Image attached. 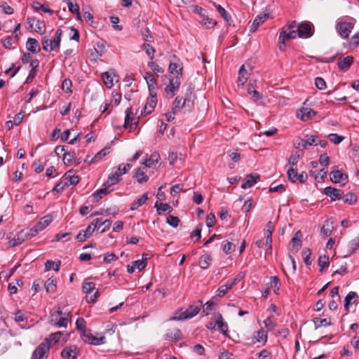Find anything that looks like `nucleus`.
Masks as SVG:
<instances>
[{
  "mask_svg": "<svg viewBox=\"0 0 359 359\" xmlns=\"http://www.w3.org/2000/svg\"><path fill=\"white\" fill-rule=\"evenodd\" d=\"M313 32L314 27L310 22H302L298 26L293 22L287 27H284L280 33V49L283 50V45H285L286 39H295L297 36L301 38H309L313 34Z\"/></svg>",
  "mask_w": 359,
  "mask_h": 359,
  "instance_id": "f257e3e1",
  "label": "nucleus"
},
{
  "mask_svg": "<svg viewBox=\"0 0 359 359\" xmlns=\"http://www.w3.org/2000/svg\"><path fill=\"white\" fill-rule=\"evenodd\" d=\"M62 31L61 29H57L55 32V36L53 40H49L46 36L42 39L43 49L45 51L50 52L55 50L58 52L60 50V44L61 42V36Z\"/></svg>",
  "mask_w": 359,
  "mask_h": 359,
  "instance_id": "f03ea898",
  "label": "nucleus"
},
{
  "mask_svg": "<svg viewBox=\"0 0 359 359\" xmlns=\"http://www.w3.org/2000/svg\"><path fill=\"white\" fill-rule=\"evenodd\" d=\"M68 318L65 315L62 309L58 307L55 311H52L50 316V323L57 327H67L68 325Z\"/></svg>",
  "mask_w": 359,
  "mask_h": 359,
  "instance_id": "7ed1b4c3",
  "label": "nucleus"
},
{
  "mask_svg": "<svg viewBox=\"0 0 359 359\" xmlns=\"http://www.w3.org/2000/svg\"><path fill=\"white\" fill-rule=\"evenodd\" d=\"M201 305L202 302L198 301L196 304L189 306L186 311L180 312L177 316H174L172 319L182 320L191 318L199 313Z\"/></svg>",
  "mask_w": 359,
  "mask_h": 359,
  "instance_id": "20e7f679",
  "label": "nucleus"
},
{
  "mask_svg": "<svg viewBox=\"0 0 359 359\" xmlns=\"http://www.w3.org/2000/svg\"><path fill=\"white\" fill-rule=\"evenodd\" d=\"M50 340L45 339L34 351L31 359H43L48 356L50 351Z\"/></svg>",
  "mask_w": 359,
  "mask_h": 359,
  "instance_id": "39448f33",
  "label": "nucleus"
},
{
  "mask_svg": "<svg viewBox=\"0 0 359 359\" xmlns=\"http://www.w3.org/2000/svg\"><path fill=\"white\" fill-rule=\"evenodd\" d=\"M82 290L84 293L87 294H90V292L95 291V293L93 295L86 297L87 302L90 303H95L97 302L100 294L98 290L95 288V284L92 282H84L83 283Z\"/></svg>",
  "mask_w": 359,
  "mask_h": 359,
  "instance_id": "423d86ee",
  "label": "nucleus"
},
{
  "mask_svg": "<svg viewBox=\"0 0 359 359\" xmlns=\"http://www.w3.org/2000/svg\"><path fill=\"white\" fill-rule=\"evenodd\" d=\"M271 11L270 8L266 7L262 14L258 15L254 20L252 26L250 27V32H254L256 31L257 27L264 23L268 18H269Z\"/></svg>",
  "mask_w": 359,
  "mask_h": 359,
  "instance_id": "0eeeda50",
  "label": "nucleus"
},
{
  "mask_svg": "<svg viewBox=\"0 0 359 359\" xmlns=\"http://www.w3.org/2000/svg\"><path fill=\"white\" fill-rule=\"evenodd\" d=\"M354 24L349 22H339L337 24V31L344 39H347L353 29Z\"/></svg>",
  "mask_w": 359,
  "mask_h": 359,
  "instance_id": "6e6552de",
  "label": "nucleus"
},
{
  "mask_svg": "<svg viewBox=\"0 0 359 359\" xmlns=\"http://www.w3.org/2000/svg\"><path fill=\"white\" fill-rule=\"evenodd\" d=\"M192 101L190 98H184L182 97L177 96L173 101L172 109L173 113H176L185 106H187L189 109H190Z\"/></svg>",
  "mask_w": 359,
  "mask_h": 359,
  "instance_id": "1a4fd4ad",
  "label": "nucleus"
},
{
  "mask_svg": "<svg viewBox=\"0 0 359 359\" xmlns=\"http://www.w3.org/2000/svg\"><path fill=\"white\" fill-rule=\"evenodd\" d=\"M81 336L83 340L86 343H88L93 345H101L105 343V337L102 336L100 337H97L93 336L90 331H88L86 333L81 334Z\"/></svg>",
  "mask_w": 359,
  "mask_h": 359,
  "instance_id": "9d476101",
  "label": "nucleus"
},
{
  "mask_svg": "<svg viewBox=\"0 0 359 359\" xmlns=\"http://www.w3.org/2000/svg\"><path fill=\"white\" fill-rule=\"evenodd\" d=\"M180 81L178 78H170L169 83L166 86L165 91L170 95V97H172L180 88Z\"/></svg>",
  "mask_w": 359,
  "mask_h": 359,
  "instance_id": "9b49d317",
  "label": "nucleus"
},
{
  "mask_svg": "<svg viewBox=\"0 0 359 359\" xmlns=\"http://www.w3.org/2000/svg\"><path fill=\"white\" fill-rule=\"evenodd\" d=\"M323 193L326 196H329L332 201L341 199L344 194V191L342 190L332 187H327L325 188Z\"/></svg>",
  "mask_w": 359,
  "mask_h": 359,
  "instance_id": "f8f14e48",
  "label": "nucleus"
},
{
  "mask_svg": "<svg viewBox=\"0 0 359 359\" xmlns=\"http://www.w3.org/2000/svg\"><path fill=\"white\" fill-rule=\"evenodd\" d=\"M259 178L260 175L257 173H252L247 175L243 182L241 188L243 189H246L252 187L254 184H255L257 182Z\"/></svg>",
  "mask_w": 359,
  "mask_h": 359,
  "instance_id": "ddd939ff",
  "label": "nucleus"
},
{
  "mask_svg": "<svg viewBox=\"0 0 359 359\" xmlns=\"http://www.w3.org/2000/svg\"><path fill=\"white\" fill-rule=\"evenodd\" d=\"M353 62L352 56H346V57H339L338 58L337 65L339 69L342 72H346L349 69Z\"/></svg>",
  "mask_w": 359,
  "mask_h": 359,
  "instance_id": "4468645a",
  "label": "nucleus"
},
{
  "mask_svg": "<svg viewBox=\"0 0 359 359\" xmlns=\"http://www.w3.org/2000/svg\"><path fill=\"white\" fill-rule=\"evenodd\" d=\"M305 139H301L297 144L298 148L307 149L309 146L317 145L318 137L316 135H306Z\"/></svg>",
  "mask_w": 359,
  "mask_h": 359,
  "instance_id": "2eb2a0df",
  "label": "nucleus"
},
{
  "mask_svg": "<svg viewBox=\"0 0 359 359\" xmlns=\"http://www.w3.org/2000/svg\"><path fill=\"white\" fill-rule=\"evenodd\" d=\"M77 355L78 348L76 346L65 347L61 353L63 359H75Z\"/></svg>",
  "mask_w": 359,
  "mask_h": 359,
  "instance_id": "dca6fc26",
  "label": "nucleus"
},
{
  "mask_svg": "<svg viewBox=\"0 0 359 359\" xmlns=\"http://www.w3.org/2000/svg\"><path fill=\"white\" fill-rule=\"evenodd\" d=\"M316 112L309 107H303L297 112V116L303 121H306L313 116Z\"/></svg>",
  "mask_w": 359,
  "mask_h": 359,
  "instance_id": "f3484780",
  "label": "nucleus"
},
{
  "mask_svg": "<svg viewBox=\"0 0 359 359\" xmlns=\"http://www.w3.org/2000/svg\"><path fill=\"white\" fill-rule=\"evenodd\" d=\"M64 180L67 183V185H76L80 180V178L78 175H74V171L72 170H68L63 175Z\"/></svg>",
  "mask_w": 359,
  "mask_h": 359,
  "instance_id": "a211bd4d",
  "label": "nucleus"
},
{
  "mask_svg": "<svg viewBox=\"0 0 359 359\" xmlns=\"http://www.w3.org/2000/svg\"><path fill=\"white\" fill-rule=\"evenodd\" d=\"M330 180L333 183H339L341 181H344L348 180V175L346 174L342 173L341 170L337 169L333 170L330 174Z\"/></svg>",
  "mask_w": 359,
  "mask_h": 359,
  "instance_id": "6ab92c4d",
  "label": "nucleus"
},
{
  "mask_svg": "<svg viewBox=\"0 0 359 359\" xmlns=\"http://www.w3.org/2000/svg\"><path fill=\"white\" fill-rule=\"evenodd\" d=\"M27 240V236L25 234V230L20 231L16 236H15L13 239L9 241V245L11 247H15L20 245L24 241Z\"/></svg>",
  "mask_w": 359,
  "mask_h": 359,
  "instance_id": "aec40b11",
  "label": "nucleus"
},
{
  "mask_svg": "<svg viewBox=\"0 0 359 359\" xmlns=\"http://www.w3.org/2000/svg\"><path fill=\"white\" fill-rule=\"evenodd\" d=\"M27 49L32 53H37L41 50L38 41L33 38H29L27 41Z\"/></svg>",
  "mask_w": 359,
  "mask_h": 359,
  "instance_id": "412c9836",
  "label": "nucleus"
},
{
  "mask_svg": "<svg viewBox=\"0 0 359 359\" xmlns=\"http://www.w3.org/2000/svg\"><path fill=\"white\" fill-rule=\"evenodd\" d=\"M216 323L218 326L219 331L223 334L227 336L228 325L224 321L223 317L220 313L216 315Z\"/></svg>",
  "mask_w": 359,
  "mask_h": 359,
  "instance_id": "4be33fe9",
  "label": "nucleus"
},
{
  "mask_svg": "<svg viewBox=\"0 0 359 359\" xmlns=\"http://www.w3.org/2000/svg\"><path fill=\"white\" fill-rule=\"evenodd\" d=\"M133 119V111L132 107H129L126 110V117H125V122H124V127L127 128L130 126L131 128H135L137 123L135 122L133 124L132 123V121Z\"/></svg>",
  "mask_w": 359,
  "mask_h": 359,
  "instance_id": "5701e85b",
  "label": "nucleus"
},
{
  "mask_svg": "<svg viewBox=\"0 0 359 359\" xmlns=\"http://www.w3.org/2000/svg\"><path fill=\"white\" fill-rule=\"evenodd\" d=\"M165 339L172 341H178L182 339V332L180 329L169 330L165 334Z\"/></svg>",
  "mask_w": 359,
  "mask_h": 359,
  "instance_id": "b1692460",
  "label": "nucleus"
},
{
  "mask_svg": "<svg viewBox=\"0 0 359 359\" xmlns=\"http://www.w3.org/2000/svg\"><path fill=\"white\" fill-rule=\"evenodd\" d=\"M358 295L355 292H349L344 299V309L348 311L349 306L355 302Z\"/></svg>",
  "mask_w": 359,
  "mask_h": 359,
  "instance_id": "393cba45",
  "label": "nucleus"
},
{
  "mask_svg": "<svg viewBox=\"0 0 359 359\" xmlns=\"http://www.w3.org/2000/svg\"><path fill=\"white\" fill-rule=\"evenodd\" d=\"M250 73L245 69V65H243L238 72V84L244 86L248 79Z\"/></svg>",
  "mask_w": 359,
  "mask_h": 359,
  "instance_id": "a878e982",
  "label": "nucleus"
},
{
  "mask_svg": "<svg viewBox=\"0 0 359 359\" xmlns=\"http://www.w3.org/2000/svg\"><path fill=\"white\" fill-rule=\"evenodd\" d=\"M121 180V175L116 171L114 173L109 175L107 180L104 183L105 187H111L116 184Z\"/></svg>",
  "mask_w": 359,
  "mask_h": 359,
  "instance_id": "bb28decb",
  "label": "nucleus"
},
{
  "mask_svg": "<svg viewBox=\"0 0 359 359\" xmlns=\"http://www.w3.org/2000/svg\"><path fill=\"white\" fill-rule=\"evenodd\" d=\"M157 104V98L153 96V97H149L147 103L144 107V113L145 114H151Z\"/></svg>",
  "mask_w": 359,
  "mask_h": 359,
  "instance_id": "cd10ccee",
  "label": "nucleus"
},
{
  "mask_svg": "<svg viewBox=\"0 0 359 359\" xmlns=\"http://www.w3.org/2000/svg\"><path fill=\"white\" fill-rule=\"evenodd\" d=\"M53 222V217L50 215H47L42 218L36 223V227L40 231L43 230L46 226H48Z\"/></svg>",
  "mask_w": 359,
  "mask_h": 359,
  "instance_id": "c85d7f7f",
  "label": "nucleus"
},
{
  "mask_svg": "<svg viewBox=\"0 0 359 359\" xmlns=\"http://www.w3.org/2000/svg\"><path fill=\"white\" fill-rule=\"evenodd\" d=\"M133 177H135L137 180V182L140 184L146 183L149 180V177L140 168L135 169V173Z\"/></svg>",
  "mask_w": 359,
  "mask_h": 359,
  "instance_id": "c756f323",
  "label": "nucleus"
},
{
  "mask_svg": "<svg viewBox=\"0 0 359 359\" xmlns=\"http://www.w3.org/2000/svg\"><path fill=\"white\" fill-rule=\"evenodd\" d=\"M93 233V231L91 230L90 226H88L86 230L81 231L77 234L76 239L79 242L83 243L89 238L92 236Z\"/></svg>",
  "mask_w": 359,
  "mask_h": 359,
  "instance_id": "7c9ffc66",
  "label": "nucleus"
},
{
  "mask_svg": "<svg viewBox=\"0 0 359 359\" xmlns=\"http://www.w3.org/2000/svg\"><path fill=\"white\" fill-rule=\"evenodd\" d=\"M116 76L114 72H105L102 74V78L104 83L109 88H111L114 86L113 76Z\"/></svg>",
  "mask_w": 359,
  "mask_h": 359,
  "instance_id": "2f4dec72",
  "label": "nucleus"
},
{
  "mask_svg": "<svg viewBox=\"0 0 359 359\" xmlns=\"http://www.w3.org/2000/svg\"><path fill=\"white\" fill-rule=\"evenodd\" d=\"M109 187L104 186L103 188H101V189L97 190L93 194L94 200L95 201H98L99 200L102 198L104 196H106V195L109 194V193H111L113 191V189H109Z\"/></svg>",
  "mask_w": 359,
  "mask_h": 359,
  "instance_id": "473e14b6",
  "label": "nucleus"
},
{
  "mask_svg": "<svg viewBox=\"0 0 359 359\" xmlns=\"http://www.w3.org/2000/svg\"><path fill=\"white\" fill-rule=\"evenodd\" d=\"M254 339L257 342L262 343L263 345L265 344L267 341V332L261 329L255 333Z\"/></svg>",
  "mask_w": 359,
  "mask_h": 359,
  "instance_id": "72a5a7b5",
  "label": "nucleus"
},
{
  "mask_svg": "<svg viewBox=\"0 0 359 359\" xmlns=\"http://www.w3.org/2000/svg\"><path fill=\"white\" fill-rule=\"evenodd\" d=\"M302 233L300 231H298L295 233L294 236L292 238L291 243L292 244V248L297 252L298 251L302 246Z\"/></svg>",
  "mask_w": 359,
  "mask_h": 359,
  "instance_id": "f704fd0d",
  "label": "nucleus"
},
{
  "mask_svg": "<svg viewBox=\"0 0 359 359\" xmlns=\"http://www.w3.org/2000/svg\"><path fill=\"white\" fill-rule=\"evenodd\" d=\"M160 159V156L157 153H153L150 157L146 159L142 163L147 168H151L154 163H157Z\"/></svg>",
  "mask_w": 359,
  "mask_h": 359,
  "instance_id": "c9c22d12",
  "label": "nucleus"
},
{
  "mask_svg": "<svg viewBox=\"0 0 359 359\" xmlns=\"http://www.w3.org/2000/svg\"><path fill=\"white\" fill-rule=\"evenodd\" d=\"M212 261V257L209 255H204L201 256L199 258V266L203 269H206L208 268L210 262Z\"/></svg>",
  "mask_w": 359,
  "mask_h": 359,
  "instance_id": "e433bc0d",
  "label": "nucleus"
},
{
  "mask_svg": "<svg viewBox=\"0 0 359 359\" xmlns=\"http://www.w3.org/2000/svg\"><path fill=\"white\" fill-rule=\"evenodd\" d=\"M44 285L47 292L53 293L55 292L57 288L56 280L53 279L52 278H48Z\"/></svg>",
  "mask_w": 359,
  "mask_h": 359,
  "instance_id": "4c0bfd02",
  "label": "nucleus"
},
{
  "mask_svg": "<svg viewBox=\"0 0 359 359\" xmlns=\"http://www.w3.org/2000/svg\"><path fill=\"white\" fill-rule=\"evenodd\" d=\"M341 198L344 200L345 203L349 205H353L356 203L358 199L356 195L353 192H348L345 195L343 194Z\"/></svg>",
  "mask_w": 359,
  "mask_h": 359,
  "instance_id": "58836bf2",
  "label": "nucleus"
},
{
  "mask_svg": "<svg viewBox=\"0 0 359 359\" xmlns=\"http://www.w3.org/2000/svg\"><path fill=\"white\" fill-rule=\"evenodd\" d=\"M155 207L157 209L158 215H161L163 212L168 211L170 212L172 210V208L168 203L156 202L155 203Z\"/></svg>",
  "mask_w": 359,
  "mask_h": 359,
  "instance_id": "ea45409f",
  "label": "nucleus"
},
{
  "mask_svg": "<svg viewBox=\"0 0 359 359\" xmlns=\"http://www.w3.org/2000/svg\"><path fill=\"white\" fill-rule=\"evenodd\" d=\"M177 67L178 66L176 63L170 62L168 67V71L170 74H176V78L180 79V77L182 76L183 68L180 67L177 70Z\"/></svg>",
  "mask_w": 359,
  "mask_h": 359,
  "instance_id": "a19ab883",
  "label": "nucleus"
},
{
  "mask_svg": "<svg viewBox=\"0 0 359 359\" xmlns=\"http://www.w3.org/2000/svg\"><path fill=\"white\" fill-rule=\"evenodd\" d=\"M148 200L147 194H143L141 197L137 198L132 203L131 210H136L143 204H144Z\"/></svg>",
  "mask_w": 359,
  "mask_h": 359,
  "instance_id": "79ce46f5",
  "label": "nucleus"
},
{
  "mask_svg": "<svg viewBox=\"0 0 359 359\" xmlns=\"http://www.w3.org/2000/svg\"><path fill=\"white\" fill-rule=\"evenodd\" d=\"M67 6L69 11L72 13H75L78 19L81 18V13L79 11V6L77 4H74L72 0H67Z\"/></svg>",
  "mask_w": 359,
  "mask_h": 359,
  "instance_id": "37998d69",
  "label": "nucleus"
},
{
  "mask_svg": "<svg viewBox=\"0 0 359 359\" xmlns=\"http://www.w3.org/2000/svg\"><path fill=\"white\" fill-rule=\"evenodd\" d=\"M313 322L316 329L320 327L322 325L330 326L332 325L331 321H327L326 318H314Z\"/></svg>",
  "mask_w": 359,
  "mask_h": 359,
  "instance_id": "c03bdc74",
  "label": "nucleus"
},
{
  "mask_svg": "<svg viewBox=\"0 0 359 359\" xmlns=\"http://www.w3.org/2000/svg\"><path fill=\"white\" fill-rule=\"evenodd\" d=\"M142 48L145 51L146 54L149 57L151 60L154 58L155 49L149 43H144L142 45Z\"/></svg>",
  "mask_w": 359,
  "mask_h": 359,
  "instance_id": "a18cd8bd",
  "label": "nucleus"
},
{
  "mask_svg": "<svg viewBox=\"0 0 359 359\" xmlns=\"http://www.w3.org/2000/svg\"><path fill=\"white\" fill-rule=\"evenodd\" d=\"M215 7L221 16L230 25L231 17L229 13L220 5H215Z\"/></svg>",
  "mask_w": 359,
  "mask_h": 359,
  "instance_id": "49530a36",
  "label": "nucleus"
},
{
  "mask_svg": "<svg viewBox=\"0 0 359 359\" xmlns=\"http://www.w3.org/2000/svg\"><path fill=\"white\" fill-rule=\"evenodd\" d=\"M318 264L320 267V271H323L325 268L329 266V257L325 255L320 256Z\"/></svg>",
  "mask_w": 359,
  "mask_h": 359,
  "instance_id": "de8ad7c7",
  "label": "nucleus"
},
{
  "mask_svg": "<svg viewBox=\"0 0 359 359\" xmlns=\"http://www.w3.org/2000/svg\"><path fill=\"white\" fill-rule=\"evenodd\" d=\"M248 93L250 95H252V98L254 101L259 100L262 98V96L260 95L259 93L254 89L253 83L250 82L248 86Z\"/></svg>",
  "mask_w": 359,
  "mask_h": 359,
  "instance_id": "09e8293b",
  "label": "nucleus"
},
{
  "mask_svg": "<svg viewBox=\"0 0 359 359\" xmlns=\"http://www.w3.org/2000/svg\"><path fill=\"white\" fill-rule=\"evenodd\" d=\"M75 160H76V156L74 151H69L66 154H63V161L65 164H69Z\"/></svg>",
  "mask_w": 359,
  "mask_h": 359,
  "instance_id": "8fccbe9b",
  "label": "nucleus"
},
{
  "mask_svg": "<svg viewBox=\"0 0 359 359\" xmlns=\"http://www.w3.org/2000/svg\"><path fill=\"white\" fill-rule=\"evenodd\" d=\"M60 262H54L51 260H48L45 263V269L46 271H50V269H53L55 271H58L60 269Z\"/></svg>",
  "mask_w": 359,
  "mask_h": 359,
  "instance_id": "3c124183",
  "label": "nucleus"
},
{
  "mask_svg": "<svg viewBox=\"0 0 359 359\" xmlns=\"http://www.w3.org/2000/svg\"><path fill=\"white\" fill-rule=\"evenodd\" d=\"M109 149L104 148L101 151H100L93 158L90 159V163H95L97 161L101 160L103 157H104L107 154L109 153Z\"/></svg>",
  "mask_w": 359,
  "mask_h": 359,
  "instance_id": "603ef678",
  "label": "nucleus"
},
{
  "mask_svg": "<svg viewBox=\"0 0 359 359\" xmlns=\"http://www.w3.org/2000/svg\"><path fill=\"white\" fill-rule=\"evenodd\" d=\"M86 320L82 318H79L76 322V329L81 331V334L86 333L88 331L86 329Z\"/></svg>",
  "mask_w": 359,
  "mask_h": 359,
  "instance_id": "864d4df0",
  "label": "nucleus"
},
{
  "mask_svg": "<svg viewBox=\"0 0 359 359\" xmlns=\"http://www.w3.org/2000/svg\"><path fill=\"white\" fill-rule=\"evenodd\" d=\"M72 81L69 79H65L63 80V81L62 83L61 88L64 92H65L67 93H71L72 92Z\"/></svg>",
  "mask_w": 359,
  "mask_h": 359,
  "instance_id": "5fc2aeb1",
  "label": "nucleus"
},
{
  "mask_svg": "<svg viewBox=\"0 0 359 359\" xmlns=\"http://www.w3.org/2000/svg\"><path fill=\"white\" fill-rule=\"evenodd\" d=\"M272 233L273 231H266L265 232V245L267 247L266 251L271 250L272 249Z\"/></svg>",
  "mask_w": 359,
  "mask_h": 359,
  "instance_id": "6e6d98bb",
  "label": "nucleus"
},
{
  "mask_svg": "<svg viewBox=\"0 0 359 359\" xmlns=\"http://www.w3.org/2000/svg\"><path fill=\"white\" fill-rule=\"evenodd\" d=\"M229 290H231V289L229 288V287L226 284L220 286L217 290L216 295L215 297H213L212 299H215L217 297H222L224 296Z\"/></svg>",
  "mask_w": 359,
  "mask_h": 359,
  "instance_id": "4d7b16f0",
  "label": "nucleus"
},
{
  "mask_svg": "<svg viewBox=\"0 0 359 359\" xmlns=\"http://www.w3.org/2000/svg\"><path fill=\"white\" fill-rule=\"evenodd\" d=\"M327 137L334 144H339L344 139V137L339 135L337 133H330V134L328 135Z\"/></svg>",
  "mask_w": 359,
  "mask_h": 359,
  "instance_id": "13d9d810",
  "label": "nucleus"
},
{
  "mask_svg": "<svg viewBox=\"0 0 359 359\" xmlns=\"http://www.w3.org/2000/svg\"><path fill=\"white\" fill-rule=\"evenodd\" d=\"M34 23V31L41 34H43L46 29V25L44 22L36 19V21H35Z\"/></svg>",
  "mask_w": 359,
  "mask_h": 359,
  "instance_id": "bf43d9fd",
  "label": "nucleus"
},
{
  "mask_svg": "<svg viewBox=\"0 0 359 359\" xmlns=\"http://www.w3.org/2000/svg\"><path fill=\"white\" fill-rule=\"evenodd\" d=\"M302 255L304 257V262L306 265L309 266L311 264V251L309 248H306L302 251Z\"/></svg>",
  "mask_w": 359,
  "mask_h": 359,
  "instance_id": "052dcab7",
  "label": "nucleus"
},
{
  "mask_svg": "<svg viewBox=\"0 0 359 359\" xmlns=\"http://www.w3.org/2000/svg\"><path fill=\"white\" fill-rule=\"evenodd\" d=\"M148 66L156 74H162L164 72L162 67H161L159 65H158L156 62H153L152 60L148 62Z\"/></svg>",
  "mask_w": 359,
  "mask_h": 359,
  "instance_id": "680f3d73",
  "label": "nucleus"
},
{
  "mask_svg": "<svg viewBox=\"0 0 359 359\" xmlns=\"http://www.w3.org/2000/svg\"><path fill=\"white\" fill-rule=\"evenodd\" d=\"M142 36L145 41L153 42L154 40V36L150 34V31L148 28H144L142 30Z\"/></svg>",
  "mask_w": 359,
  "mask_h": 359,
  "instance_id": "e2e57ef3",
  "label": "nucleus"
},
{
  "mask_svg": "<svg viewBox=\"0 0 359 359\" xmlns=\"http://www.w3.org/2000/svg\"><path fill=\"white\" fill-rule=\"evenodd\" d=\"M350 254H353L359 248V238L353 239L348 244Z\"/></svg>",
  "mask_w": 359,
  "mask_h": 359,
  "instance_id": "0e129e2a",
  "label": "nucleus"
},
{
  "mask_svg": "<svg viewBox=\"0 0 359 359\" xmlns=\"http://www.w3.org/2000/svg\"><path fill=\"white\" fill-rule=\"evenodd\" d=\"M180 220L177 217L169 215L167 217L166 222L172 227H177Z\"/></svg>",
  "mask_w": 359,
  "mask_h": 359,
  "instance_id": "69168bd1",
  "label": "nucleus"
},
{
  "mask_svg": "<svg viewBox=\"0 0 359 359\" xmlns=\"http://www.w3.org/2000/svg\"><path fill=\"white\" fill-rule=\"evenodd\" d=\"M287 172L288 179L291 182H295L296 181H297L298 173H297V170L296 169H294L292 167L287 170Z\"/></svg>",
  "mask_w": 359,
  "mask_h": 359,
  "instance_id": "338daca9",
  "label": "nucleus"
},
{
  "mask_svg": "<svg viewBox=\"0 0 359 359\" xmlns=\"http://www.w3.org/2000/svg\"><path fill=\"white\" fill-rule=\"evenodd\" d=\"M258 359H271V353L266 349H263L257 353Z\"/></svg>",
  "mask_w": 359,
  "mask_h": 359,
  "instance_id": "774afa93",
  "label": "nucleus"
}]
</instances>
